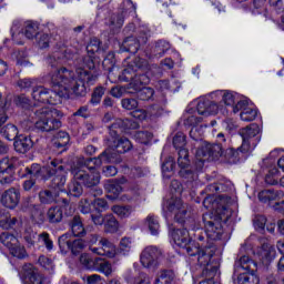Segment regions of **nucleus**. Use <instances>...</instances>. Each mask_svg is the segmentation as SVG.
I'll list each match as a JSON object with an SVG mask.
<instances>
[{
	"label": "nucleus",
	"mask_w": 284,
	"mask_h": 284,
	"mask_svg": "<svg viewBox=\"0 0 284 284\" xmlns=\"http://www.w3.org/2000/svg\"><path fill=\"white\" fill-rule=\"evenodd\" d=\"M79 54V49L74 47H68L61 50V52H55L49 58V63L53 71L49 73L52 85L54 88H61L60 90H50L45 87L39 85L34 87L32 90V99L38 103H48L49 105H59L61 99L68 94V92H73L77 97H85L88 94V87L92 85L97 81V75L88 73L83 69H78L77 74L68 68H60L59 65H64L68 61H73Z\"/></svg>",
	"instance_id": "f257e3e1"
},
{
	"label": "nucleus",
	"mask_w": 284,
	"mask_h": 284,
	"mask_svg": "<svg viewBox=\"0 0 284 284\" xmlns=\"http://www.w3.org/2000/svg\"><path fill=\"white\" fill-rule=\"evenodd\" d=\"M103 163H114V153L112 149H106L98 158L80 159L71 168V173L75 181H80L85 187H94L101 183V173L97 168Z\"/></svg>",
	"instance_id": "f03ea898"
},
{
	"label": "nucleus",
	"mask_w": 284,
	"mask_h": 284,
	"mask_svg": "<svg viewBox=\"0 0 284 284\" xmlns=\"http://www.w3.org/2000/svg\"><path fill=\"white\" fill-rule=\"evenodd\" d=\"M27 174H30L31 179H50L53 176L51 187L59 194L65 190V169L63 165L57 164V161H51L50 165L41 166L39 164H32L31 168L26 169Z\"/></svg>",
	"instance_id": "7ed1b4c3"
},
{
	"label": "nucleus",
	"mask_w": 284,
	"mask_h": 284,
	"mask_svg": "<svg viewBox=\"0 0 284 284\" xmlns=\"http://www.w3.org/2000/svg\"><path fill=\"white\" fill-rule=\"evenodd\" d=\"M216 141L217 143L215 144L203 142L195 151V159L199 161L200 169L203 168L205 161H210V159H219V156H223L224 152L226 156H234V149L230 148V140L225 138V134L219 133L216 135Z\"/></svg>",
	"instance_id": "20e7f679"
},
{
	"label": "nucleus",
	"mask_w": 284,
	"mask_h": 284,
	"mask_svg": "<svg viewBox=\"0 0 284 284\" xmlns=\"http://www.w3.org/2000/svg\"><path fill=\"white\" fill-rule=\"evenodd\" d=\"M57 116H63V113L57 109L44 106L36 110L32 119L37 130L52 132V130L61 128V121Z\"/></svg>",
	"instance_id": "39448f33"
},
{
	"label": "nucleus",
	"mask_w": 284,
	"mask_h": 284,
	"mask_svg": "<svg viewBox=\"0 0 284 284\" xmlns=\"http://www.w3.org/2000/svg\"><path fill=\"white\" fill-rule=\"evenodd\" d=\"M136 69L134 68H126L122 71V74L120 75V81H131L129 84V88H132L133 90H139L138 92V99L140 101H150L152 97H154V90L152 88H143L141 89V85L143 84V79H145V75H135Z\"/></svg>",
	"instance_id": "423d86ee"
},
{
	"label": "nucleus",
	"mask_w": 284,
	"mask_h": 284,
	"mask_svg": "<svg viewBox=\"0 0 284 284\" xmlns=\"http://www.w3.org/2000/svg\"><path fill=\"white\" fill-rule=\"evenodd\" d=\"M260 132L261 128L255 123L240 131V135L242 136L241 152H250L252 148L258 144L261 141V136H258Z\"/></svg>",
	"instance_id": "0eeeda50"
},
{
	"label": "nucleus",
	"mask_w": 284,
	"mask_h": 284,
	"mask_svg": "<svg viewBox=\"0 0 284 284\" xmlns=\"http://www.w3.org/2000/svg\"><path fill=\"white\" fill-rule=\"evenodd\" d=\"M99 50H101V41L98 38H92L87 45L88 55L80 59V62H78L75 72L79 69L84 70V72H88V74H91V77H95V81H97L98 75L91 73L88 70H94V60L92 59V54H94L95 52H99ZM85 68H88V70Z\"/></svg>",
	"instance_id": "6e6552de"
},
{
	"label": "nucleus",
	"mask_w": 284,
	"mask_h": 284,
	"mask_svg": "<svg viewBox=\"0 0 284 284\" xmlns=\"http://www.w3.org/2000/svg\"><path fill=\"white\" fill-rule=\"evenodd\" d=\"M184 223H185V229L173 230L171 232V237L173 239V243H175L178 247H181L183 252L189 254V256H192L194 255V253H192V247L194 246V243L190 241V232L187 231L191 227L190 225H187V221Z\"/></svg>",
	"instance_id": "1a4fd4ad"
},
{
	"label": "nucleus",
	"mask_w": 284,
	"mask_h": 284,
	"mask_svg": "<svg viewBox=\"0 0 284 284\" xmlns=\"http://www.w3.org/2000/svg\"><path fill=\"white\" fill-rule=\"evenodd\" d=\"M225 212H227L225 209L222 213L216 211V216L213 220L205 222L206 235L210 241H221V236H223V225L221 224V221H227Z\"/></svg>",
	"instance_id": "9d476101"
},
{
	"label": "nucleus",
	"mask_w": 284,
	"mask_h": 284,
	"mask_svg": "<svg viewBox=\"0 0 284 284\" xmlns=\"http://www.w3.org/2000/svg\"><path fill=\"white\" fill-rule=\"evenodd\" d=\"M163 260V252L156 246H148L144 248L140 256V263L148 270H156L161 265Z\"/></svg>",
	"instance_id": "9b49d317"
},
{
	"label": "nucleus",
	"mask_w": 284,
	"mask_h": 284,
	"mask_svg": "<svg viewBox=\"0 0 284 284\" xmlns=\"http://www.w3.org/2000/svg\"><path fill=\"white\" fill-rule=\"evenodd\" d=\"M192 254L191 256H197V263L199 265H202L205 267L204 270H207L209 267H216V265L212 264V256L216 254V247L214 246H205L202 248H199L196 246H192Z\"/></svg>",
	"instance_id": "f8f14e48"
},
{
	"label": "nucleus",
	"mask_w": 284,
	"mask_h": 284,
	"mask_svg": "<svg viewBox=\"0 0 284 284\" xmlns=\"http://www.w3.org/2000/svg\"><path fill=\"white\" fill-rule=\"evenodd\" d=\"M168 211L174 216L178 223H185V215L187 214V209L183 205V201L179 196H172L166 201Z\"/></svg>",
	"instance_id": "ddd939ff"
},
{
	"label": "nucleus",
	"mask_w": 284,
	"mask_h": 284,
	"mask_svg": "<svg viewBox=\"0 0 284 284\" xmlns=\"http://www.w3.org/2000/svg\"><path fill=\"white\" fill-rule=\"evenodd\" d=\"M14 181V158H3L0 160V183L10 185Z\"/></svg>",
	"instance_id": "4468645a"
},
{
	"label": "nucleus",
	"mask_w": 284,
	"mask_h": 284,
	"mask_svg": "<svg viewBox=\"0 0 284 284\" xmlns=\"http://www.w3.org/2000/svg\"><path fill=\"white\" fill-rule=\"evenodd\" d=\"M178 154V165L179 168H181L179 172L180 176H182V179H187V181L190 182L196 181V179H199V174L187 170V168L190 166V158L186 149L179 150Z\"/></svg>",
	"instance_id": "2eb2a0df"
},
{
	"label": "nucleus",
	"mask_w": 284,
	"mask_h": 284,
	"mask_svg": "<svg viewBox=\"0 0 284 284\" xmlns=\"http://www.w3.org/2000/svg\"><path fill=\"white\" fill-rule=\"evenodd\" d=\"M258 200L262 203H268L270 201H277L273 206L274 210L284 214V193L283 191L265 190L258 193Z\"/></svg>",
	"instance_id": "dca6fc26"
},
{
	"label": "nucleus",
	"mask_w": 284,
	"mask_h": 284,
	"mask_svg": "<svg viewBox=\"0 0 284 284\" xmlns=\"http://www.w3.org/2000/svg\"><path fill=\"white\" fill-rule=\"evenodd\" d=\"M21 278L24 284H43V275L32 264H26L22 267Z\"/></svg>",
	"instance_id": "f3484780"
},
{
	"label": "nucleus",
	"mask_w": 284,
	"mask_h": 284,
	"mask_svg": "<svg viewBox=\"0 0 284 284\" xmlns=\"http://www.w3.org/2000/svg\"><path fill=\"white\" fill-rule=\"evenodd\" d=\"M8 121V115L6 114V109H0V134L7 139V141H16L19 136V129L14 124H7L3 126V123Z\"/></svg>",
	"instance_id": "a211bd4d"
},
{
	"label": "nucleus",
	"mask_w": 284,
	"mask_h": 284,
	"mask_svg": "<svg viewBox=\"0 0 284 284\" xmlns=\"http://www.w3.org/2000/svg\"><path fill=\"white\" fill-rule=\"evenodd\" d=\"M58 243L62 252H68V250H70L72 254H79L85 248V242L83 240L79 239L72 241L68 239V235L60 236Z\"/></svg>",
	"instance_id": "6ab92c4d"
},
{
	"label": "nucleus",
	"mask_w": 284,
	"mask_h": 284,
	"mask_svg": "<svg viewBox=\"0 0 284 284\" xmlns=\"http://www.w3.org/2000/svg\"><path fill=\"white\" fill-rule=\"evenodd\" d=\"M237 112H241L240 119L245 122L254 121V119H256V115L258 114V111L250 106V104L245 100L239 101L235 106H233V113L237 114Z\"/></svg>",
	"instance_id": "aec40b11"
},
{
	"label": "nucleus",
	"mask_w": 284,
	"mask_h": 284,
	"mask_svg": "<svg viewBox=\"0 0 284 284\" xmlns=\"http://www.w3.org/2000/svg\"><path fill=\"white\" fill-rule=\"evenodd\" d=\"M19 201H21V192L16 187L6 190L0 197V203L9 210H14L19 205Z\"/></svg>",
	"instance_id": "412c9836"
},
{
	"label": "nucleus",
	"mask_w": 284,
	"mask_h": 284,
	"mask_svg": "<svg viewBox=\"0 0 284 284\" xmlns=\"http://www.w3.org/2000/svg\"><path fill=\"white\" fill-rule=\"evenodd\" d=\"M100 247H90L93 254L98 256H108V258H114L116 256V246L108 239H101L99 241Z\"/></svg>",
	"instance_id": "4be33fe9"
},
{
	"label": "nucleus",
	"mask_w": 284,
	"mask_h": 284,
	"mask_svg": "<svg viewBox=\"0 0 284 284\" xmlns=\"http://www.w3.org/2000/svg\"><path fill=\"white\" fill-rule=\"evenodd\" d=\"M194 112L200 116H210V114H216L219 112V104L206 99H200Z\"/></svg>",
	"instance_id": "5701e85b"
},
{
	"label": "nucleus",
	"mask_w": 284,
	"mask_h": 284,
	"mask_svg": "<svg viewBox=\"0 0 284 284\" xmlns=\"http://www.w3.org/2000/svg\"><path fill=\"white\" fill-rule=\"evenodd\" d=\"M121 3L123 8L121 13H115L111 17L110 26H113V28H122L123 22L125 21V16L128 14V10H132V8H134L132 0H121Z\"/></svg>",
	"instance_id": "b1692460"
},
{
	"label": "nucleus",
	"mask_w": 284,
	"mask_h": 284,
	"mask_svg": "<svg viewBox=\"0 0 284 284\" xmlns=\"http://www.w3.org/2000/svg\"><path fill=\"white\" fill-rule=\"evenodd\" d=\"M235 274H241L245 272H254L256 270V262H254L250 256H242L234 264Z\"/></svg>",
	"instance_id": "393cba45"
},
{
	"label": "nucleus",
	"mask_w": 284,
	"mask_h": 284,
	"mask_svg": "<svg viewBox=\"0 0 284 284\" xmlns=\"http://www.w3.org/2000/svg\"><path fill=\"white\" fill-rule=\"evenodd\" d=\"M32 139L28 135H19L13 143V148L16 152L20 154H26V152H30L32 150Z\"/></svg>",
	"instance_id": "a878e982"
},
{
	"label": "nucleus",
	"mask_w": 284,
	"mask_h": 284,
	"mask_svg": "<svg viewBox=\"0 0 284 284\" xmlns=\"http://www.w3.org/2000/svg\"><path fill=\"white\" fill-rule=\"evenodd\" d=\"M109 148H114L119 154H125L132 150V142L126 138L114 139L110 141Z\"/></svg>",
	"instance_id": "bb28decb"
},
{
	"label": "nucleus",
	"mask_w": 284,
	"mask_h": 284,
	"mask_svg": "<svg viewBox=\"0 0 284 284\" xmlns=\"http://www.w3.org/2000/svg\"><path fill=\"white\" fill-rule=\"evenodd\" d=\"M146 41V37L142 38L141 40L129 37L124 40L122 45L126 52H131V54H136V52H139V48H141V43H145Z\"/></svg>",
	"instance_id": "cd10ccee"
},
{
	"label": "nucleus",
	"mask_w": 284,
	"mask_h": 284,
	"mask_svg": "<svg viewBox=\"0 0 284 284\" xmlns=\"http://www.w3.org/2000/svg\"><path fill=\"white\" fill-rule=\"evenodd\" d=\"M104 190L108 192L110 199H118L119 194L123 192V187L116 180H106L104 182Z\"/></svg>",
	"instance_id": "c85d7f7f"
},
{
	"label": "nucleus",
	"mask_w": 284,
	"mask_h": 284,
	"mask_svg": "<svg viewBox=\"0 0 284 284\" xmlns=\"http://www.w3.org/2000/svg\"><path fill=\"white\" fill-rule=\"evenodd\" d=\"M168 50H170V42L159 40L151 48V59H161V57H163Z\"/></svg>",
	"instance_id": "c756f323"
},
{
	"label": "nucleus",
	"mask_w": 284,
	"mask_h": 284,
	"mask_svg": "<svg viewBox=\"0 0 284 284\" xmlns=\"http://www.w3.org/2000/svg\"><path fill=\"white\" fill-rule=\"evenodd\" d=\"M93 272H100L104 274V276H112L114 268H112V264L104 258L95 257V268Z\"/></svg>",
	"instance_id": "7c9ffc66"
},
{
	"label": "nucleus",
	"mask_w": 284,
	"mask_h": 284,
	"mask_svg": "<svg viewBox=\"0 0 284 284\" xmlns=\"http://www.w3.org/2000/svg\"><path fill=\"white\" fill-rule=\"evenodd\" d=\"M71 232L74 236H85V227L81 221V216L75 215L70 222Z\"/></svg>",
	"instance_id": "2f4dec72"
},
{
	"label": "nucleus",
	"mask_w": 284,
	"mask_h": 284,
	"mask_svg": "<svg viewBox=\"0 0 284 284\" xmlns=\"http://www.w3.org/2000/svg\"><path fill=\"white\" fill-rule=\"evenodd\" d=\"M202 276L204 281H201L199 284H214V278L219 276V266H209L202 271Z\"/></svg>",
	"instance_id": "473e14b6"
},
{
	"label": "nucleus",
	"mask_w": 284,
	"mask_h": 284,
	"mask_svg": "<svg viewBox=\"0 0 284 284\" xmlns=\"http://www.w3.org/2000/svg\"><path fill=\"white\" fill-rule=\"evenodd\" d=\"M49 223H61L63 221V210L61 206H51L47 212Z\"/></svg>",
	"instance_id": "72a5a7b5"
},
{
	"label": "nucleus",
	"mask_w": 284,
	"mask_h": 284,
	"mask_svg": "<svg viewBox=\"0 0 284 284\" xmlns=\"http://www.w3.org/2000/svg\"><path fill=\"white\" fill-rule=\"evenodd\" d=\"M258 275H255L254 271L239 273L237 284H258Z\"/></svg>",
	"instance_id": "f704fd0d"
},
{
	"label": "nucleus",
	"mask_w": 284,
	"mask_h": 284,
	"mask_svg": "<svg viewBox=\"0 0 284 284\" xmlns=\"http://www.w3.org/2000/svg\"><path fill=\"white\" fill-rule=\"evenodd\" d=\"M133 245L134 244L130 237H122L115 254L118 253L121 256H130V252H132Z\"/></svg>",
	"instance_id": "c9c22d12"
},
{
	"label": "nucleus",
	"mask_w": 284,
	"mask_h": 284,
	"mask_svg": "<svg viewBox=\"0 0 284 284\" xmlns=\"http://www.w3.org/2000/svg\"><path fill=\"white\" fill-rule=\"evenodd\" d=\"M57 196H59L58 192L54 191L52 193V191L50 190H43L39 193V201L43 205H50L51 203H54V201H57Z\"/></svg>",
	"instance_id": "e433bc0d"
},
{
	"label": "nucleus",
	"mask_w": 284,
	"mask_h": 284,
	"mask_svg": "<svg viewBox=\"0 0 284 284\" xmlns=\"http://www.w3.org/2000/svg\"><path fill=\"white\" fill-rule=\"evenodd\" d=\"M174 271H162L155 278L154 284H174Z\"/></svg>",
	"instance_id": "4c0bfd02"
},
{
	"label": "nucleus",
	"mask_w": 284,
	"mask_h": 284,
	"mask_svg": "<svg viewBox=\"0 0 284 284\" xmlns=\"http://www.w3.org/2000/svg\"><path fill=\"white\" fill-rule=\"evenodd\" d=\"M262 261L270 262L276 256V250L271 244H263L260 250Z\"/></svg>",
	"instance_id": "58836bf2"
},
{
	"label": "nucleus",
	"mask_w": 284,
	"mask_h": 284,
	"mask_svg": "<svg viewBox=\"0 0 284 284\" xmlns=\"http://www.w3.org/2000/svg\"><path fill=\"white\" fill-rule=\"evenodd\" d=\"M0 242L4 247H8V250H12L14 245H19V240L17 236H14L12 233L4 232L0 235Z\"/></svg>",
	"instance_id": "ea45409f"
},
{
	"label": "nucleus",
	"mask_w": 284,
	"mask_h": 284,
	"mask_svg": "<svg viewBox=\"0 0 284 284\" xmlns=\"http://www.w3.org/2000/svg\"><path fill=\"white\" fill-rule=\"evenodd\" d=\"M187 114L189 115L184 120V125L196 128L199 126V123L203 121V118H201L194 109H187Z\"/></svg>",
	"instance_id": "a19ab883"
},
{
	"label": "nucleus",
	"mask_w": 284,
	"mask_h": 284,
	"mask_svg": "<svg viewBox=\"0 0 284 284\" xmlns=\"http://www.w3.org/2000/svg\"><path fill=\"white\" fill-rule=\"evenodd\" d=\"M145 224L153 236H156L159 232H161V224L159 223V219L156 216L150 214L145 220Z\"/></svg>",
	"instance_id": "79ce46f5"
},
{
	"label": "nucleus",
	"mask_w": 284,
	"mask_h": 284,
	"mask_svg": "<svg viewBox=\"0 0 284 284\" xmlns=\"http://www.w3.org/2000/svg\"><path fill=\"white\" fill-rule=\"evenodd\" d=\"M37 45L40 50H45V48H50V43H52V37L48 33L40 32L36 36Z\"/></svg>",
	"instance_id": "37998d69"
},
{
	"label": "nucleus",
	"mask_w": 284,
	"mask_h": 284,
	"mask_svg": "<svg viewBox=\"0 0 284 284\" xmlns=\"http://www.w3.org/2000/svg\"><path fill=\"white\" fill-rule=\"evenodd\" d=\"M104 230L105 232L110 233L116 232V230H119V221H116V217L114 215H105Z\"/></svg>",
	"instance_id": "c03bdc74"
},
{
	"label": "nucleus",
	"mask_w": 284,
	"mask_h": 284,
	"mask_svg": "<svg viewBox=\"0 0 284 284\" xmlns=\"http://www.w3.org/2000/svg\"><path fill=\"white\" fill-rule=\"evenodd\" d=\"M38 31H39V24L32 21L26 22L23 34L27 39H32L33 37H37V34H39Z\"/></svg>",
	"instance_id": "a18cd8bd"
},
{
	"label": "nucleus",
	"mask_w": 284,
	"mask_h": 284,
	"mask_svg": "<svg viewBox=\"0 0 284 284\" xmlns=\"http://www.w3.org/2000/svg\"><path fill=\"white\" fill-rule=\"evenodd\" d=\"M80 263L85 270H92L93 272L97 267V258H92L88 253H83L80 256Z\"/></svg>",
	"instance_id": "49530a36"
},
{
	"label": "nucleus",
	"mask_w": 284,
	"mask_h": 284,
	"mask_svg": "<svg viewBox=\"0 0 284 284\" xmlns=\"http://www.w3.org/2000/svg\"><path fill=\"white\" fill-rule=\"evenodd\" d=\"M17 223V217H10L9 213L2 212L0 214V225L3 230H10Z\"/></svg>",
	"instance_id": "de8ad7c7"
},
{
	"label": "nucleus",
	"mask_w": 284,
	"mask_h": 284,
	"mask_svg": "<svg viewBox=\"0 0 284 284\" xmlns=\"http://www.w3.org/2000/svg\"><path fill=\"white\" fill-rule=\"evenodd\" d=\"M112 212L120 219H128L132 214V206L114 205L112 206Z\"/></svg>",
	"instance_id": "09e8293b"
},
{
	"label": "nucleus",
	"mask_w": 284,
	"mask_h": 284,
	"mask_svg": "<svg viewBox=\"0 0 284 284\" xmlns=\"http://www.w3.org/2000/svg\"><path fill=\"white\" fill-rule=\"evenodd\" d=\"M78 181L79 180H74L68 186L71 196H81V194H83V186H81V182Z\"/></svg>",
	"instance_id": "8fccbe9b"
},
{
	"label": "nucleus",
	"mask_w": 284,
	"mask_h": 284,
	"mask_svg": "<svg viewBox=\"0 0 284 284\" xmlns=\"http://www.w3.org/2000/svg\"><path fill=\"white\" fill-rule=\"evenodd\" d=\"M103 94H105V88H95L91 95L90 103H92V105H99V103H101V99H103Z\"/></svg>",
	"instance_id": "3c124183"
},
{
	"label": "nucleus",
	"mask_w": 284,
	"mask_h": 284,
	"mask_svg": "<svg viewBox=\"0 0 284 284\" xmlns=\"http://www.w3.org/2000/svg\"><path fill=\"white\" fill-rule=\"evenodd\" d=\"M70 143V135L65 131H60L57 134V141L54 145L58 148H65V145Z\"/></svg>",
	"instance_id": "603ef678"
},
{
	"label": "nucleus",
	"mask_w": 284,
	"mask_h": 284,
	"mask_svg": "<svg viewBox=\"0 0 284 284\" xmlns=\"http://www.w3.org/2000/svg\"><path fill=\"white\" fill-rule=\"evenodd\" d=\"M10 254L12 256H16V258H26L28 256V252H26V247L21 246V244L14 245L13 247L9 248Z\"/></svg>",
	"instance_id": "864d4df0"
},
{
	"label": "nucleus",
	"mask_w": 284,
	"mask_h": 284,
	"mask_svg": "<svg viewBox=\"0 0 284 284\" xmlns=\"http://www.w3.org/2000/svg\"><path fill=\"white\" fill-rule=\"evenodd\" d=\"M222 100L225 103V105L232 108V111L234 112V108L236 106V104L234 105V103H236V95H234V93L230 91H225L223 93Z\"/></svg>",
	"instance_id": "5fc2aeb1"
},
{
	"label": "nucleus",
	"mask_w": 284,
	"mask_h": 284,
	"mask_svg": "<svg viewBox=\"0 0 284 284\" xmlns=\"http://www.w3.org/2000/svg\"><path fill=\"white\" fill-rule=\"evenodd\" d=\"M152 133L148 132V131H139L135 133V139L136 141H139V143H144L148 144L150 143V141H152Z\"/></svg>",
	"instance_id": "6e6d98bb"
},
{
	"label": "nucleus",
	"mask_w": 284,
	"mask_h": 284,
	"mask_svg": "<svg viewBox=\"0 0 284 284\" xmlns=\"http://www.w3.org/2000/svg\"><path fill=\"white\" fill-rule=\"evenodd\" d=\"M22 236L26 243H28V245H34V240L37 239V232H34L31 227H27Z\"/></svg>",
	"instance_id": "4d7b16f0"
},
{
	"label": "nucleus",
	"mask_w": 284,
	"mask_h": 284,
	"mask_svg": "<svg viewBox=\"0 0 284 284\" xmlns=\"http://www.w3.org/2000/svg\"><path fill=\"white\" fill-rule=\"evenodd\" d=\"M79 210L82 214H92V203L88 199H82L79 203Z\"/></svg>",
	"instance_id": "13d9d810"
},
{
	"label": "nucleus",
	"mask_w": 284,
	"mask_h": 284,
	"mask_svg": "<svg viewBox=\"0 0 284 284\" xmlns=\"http://www.w3.org/2000/svg\"><path fill=\"white\" fill-rule=\"evenodd\" d=\"M121 104L124 110H136L139 108V102L130 98L122 99Z\"/></svg>",
	"instance_id": "bf43d9fd"
},
{
	"label": "nucleus",
	"mask_w": 284,
	"mask_h": 284,
	"mask_svg": "<svg viewBox=\"0 0 284 284\" xmlns=\"http://www.w3.org/2000/svg\"><path fill=\"white\" fill-rule=\"evenodd\" d=\"M203 126H192L190 131V136L193 139V141H201L203 136Z\"/></svg>",
	"instance_id": "052dcab7"
},
{
	"label": "nucleus",
	"mask_w": 284,
	"mask_h": 284,
	"mask_svg": "<svg viewBox=\"0 0 284 284\" xmlns=\"http://www.w3.org/2000/svg\"><path fill=\"white\" fill-rule=\"evenodd\" d=\"M40 243H43V245H45L47 250H49V252L52 250V247H54L52 240H50V234L43 232L40 235H38Z\"/></svg>",
	"instance_id": "680f3d73"
},
{
	"label": "nucleus",
	"mask_w": 284,
	"mask_h": 284,
	"mask_svg": "<svg viewBox=\"0 0 284 284\" xmlns=\"http://www.w3.org/2000/svg\"><path fill=\"white\" fill-rule=\"evenodd\" d=\"M173 145L176 148V150H184L183 146L185 145V134L178 133L173 138Z\"/></svg>",
	"instance_id": "e2e57ef3"
},
{
	"label": "nucleus",
	"mask_w": 284,
	"mask_h": 284,
	"mask_svg": "<svg viewBox=\"0 0 284 284\" xmlns=\"http://www.w3.org/2000/svg\"><path fill=\"white\" fill-rule=\"evenodd\" d=\"M120 128V130H130L132 128H136V124H132V121L129 119L126 120H118L115 124L112 125V128Z\"/></svg>",
	"instance_id": "0e129e2a"
},
{
	"label": "nucleus",
	"mask_w": 284,
	"mask_h": 284,
	"mask_svg": "<svg viewBox=\"0 0 284 284\" xmlns=\"http://www.w3.org/2000/svg\"><path fill=\"white\" fill-rule=\"evenodd\" d=\"M255 230H265V225H267V217L263 215L255 216L254 221Z\"/></svg>",
	"instance_id": "69168bd1"
},
{
	"label": "nucleus",
	"mask_w": 284,
	"mask_h": 284,
	"mask_svg": "<svg viewBox=\"0 0 284 284\" xmlns=\"http://www.w3.org/2000/svg\"><path fill=\"white\" fill-rule=\"evenodd\" d=\"M39 265L41 267H44V270H54V265L52 264V260L49 257H45L44 255H41L38 260Z\"/></svg>",
	"instance_id": "338daca9"
},
{
	"label": "nucleus",
	"mask_w": 284,
	"mask_h": 284,
	"mask_svg": "<svg viewBox=\"0 0 284 284\" xmlns=\"http://www.w3.org/2000/svg\"><path fill=\"white\" fill-rule=\"evenodd\" d=\"M93 207L95 212H103V210H108V202L103 199H95L93 202Z\"/></svg>",
	"instance_id": "774afa93"
}]
</instances>
